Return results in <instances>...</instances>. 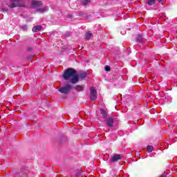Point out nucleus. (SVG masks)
I'll use <instances>...</instances> for the list:
<instances>
[{
    "mask_svg": "<svg viewBox=\"0 0 177 177\" xmlns=\"http://www.w3.org/2000/svg\"><path fill=\"white\" fill-rule=\"evenodd\" d=\"M156 3V0H148L147 1V5L149 6H152V5H154Z\"/></svg>",
    "mask_w": 177,
    "mask_h": 177,
    "instance_id": "nucleus-15",
    "label": "nucleus"
},
{
    "mask_svg": "<svg viewBox=\"0 0 177 177\" xmlns=\"http://www.w3.org/2000/svg\"><path fill=\"white\" fill-rule=\"evenodd\" d=\"M66 37H69L70 33H66Z\"/></svg>",
    "mask_w": 177,
    "mask_h": 177,
    "instance_id": "nucleus-25",
    "label": "nucleus"
},
{
    "mask_svg": "<svg viewBox=\"0 0 177 177\" xmlns=\"http://www.w3.org/2000/svg\"><path fill=\"white\" fill-rule=\"evenodd\" d=\"M63 78L66 81L70 80L71 84H77L78 82V74H77V71L74 68H68L65 71L63 75Z\"/></svg>",
    "mask_w": 177,
    "mask_h": 177,
    "instance_id": "nucleus-1",
    "label": "nucleus"
},
{
    "mask_svg": "<svg viewBox=\"0 0 177 177\" xmlns=\"http://www.w3.org/2000/svg\"><path fill=\"white\" fill-rule=\"evenodd\" d=\"M153 150H154V147H153V146L148 145L147 147V153H151V151H153Z\"/></svg>",
    "mask_w": 177,
    "mask_h": 177,
    "instance_id": "nucleus-13",
    "label": "nucleus"
},
{
    "mask_svg": "<svg viewBox=\"0 0 177 177\" xmlns=\"http://www.w3.org/2000/svg\"><path fill=\"white\" fill-rule=\"evenodd\" d=\"M97 97V91L95 87H92L90 90V99L91 100H96Z\"/></svg>",
    "mask_w": 177,
    "mask_h": 177,
    "instance_id": "nucleus-4",
    "label": "nucleus"
},
{
    "mask_svg": "<svg viewBox=\"0 0 177 177\" xmlns=\"http://www.w3.org/2000/svg\"><path fill=\"white\" fill-rule=\"evenodd\" d=\"M158 2L159 3H162V0H158Z\"/></svg>",
    "mask_w": 177,
    "mask_h": 177,
    "instance_id": "nucleus-24",
    "label": "nucleus"
},
{
    "mask_svg": "<svg viewBox=\"0 0 177 177\" xmlns=\"http://www.w3.org/2000/svg\"><path fill=\"white\" fill-rule=\"evenodd\" d=\"M100 113L102 114L103 118H106L107 117V112L104 109H100Z\"/></svg>",
    "mask_w": 177,
    "mask_h": 177,
    "instance_id": "nucleus-12",
    "label": "nucleus"
},
{
    "mask_svg": "<svg viewBox=\"0 0 177 177\" xmlns=\"http://www.w3.org/2000/svg\"><path fill=\"white\" fill-rule=\"evenodd\" d=\"M27 50L28 52H31V50H32V47H28Z\"/></svg>",
    "mask_w": 177,
    "mask_h": 177,
    "instance_id": "nucleus-22",
    "label": "nucleus"
},
{
    "mask_svg": "<svg viewBox=\"0 0 177 177\" xmlns=\"http://www.w3.org/2000/svg\"><path fill=\"white\" fill-rule=\"evenodd\" d=\"M21 30H23V31H27L28 29V26L27 25H23L22 26H21Z\"/></svg>",
    "mask_w": 177,
    "mask_h": 177,
    "instance_id": "nucleus-18",
    "label": "nucleus"
},
{
    "mask_svg": "<svg viewBox=\"0 0 177 177\" xmlns=\"http://www.w3.org/2000/svg\"><path fill=\"white\" fill-rule=\"evenodd\" d=\"M91 1H92V0H84L82 1V4L84 5V6H85L86 5H88V3H89V2H91Z\"/></svg>",
    "mask_w": 177,
    "mask_h": 177,
    "instance_id": "nucleus-17",
    "label": "nucleus"
},
{
    "mask_svg": "<svg viewBox=\"0 0 177 177\" xmlns=\"http://www.w3.org/2000/svg\"><path fill=\"white\" fill-rule=\"evenodd\" d=\"M176 34H177V30H176Z\"/></svg>",
    "mask_w": 177,
    "mask_h": 177,
    "instance_id": "nucleus-26",
    "label": "nucleus"
},
{
    "mask_svg": "<svg viewBox=\"0 0 177 177\" xmlns=\"http://www.w3.org/2000/svg\"><path fill=\"white\" fill-rule=\"evenodd\" d=\"M48 10V8H42L37 9V12H40V13H44V12H46Z\"/></svg>",
    "mask_w": 177,
    "mask_h": 177,
    "instance_id": "nucleus-16",
    "label": "nucleus"
},
{
    "mask_svg": "<svg viewBox=\"0 0 177 177\" xmlns=\"http://www.w3.org/2000/svg\"><path fill=\"white\" fill-rule=\"evenodd\" d=\"M88 76V73L86 72H83L81 73L78 75V81H80V80H85V78H86V77Z\"/></svg>",
    "mask_w": 177,
    "mask_h": 177,
    "instance_id": "nucleus-8",
    "label": "nucleus"
},
{
    "mask_svg": "<svg viewBox=\"0 0 177 177\" xmlns=\"http://www.w3.org/2000/svg\"><path fill=\"white\" fill-rule=\"evenodd\" d=\"M32 8H39V6H42V1H33L32 2Z\"/></svg>",
    "mask_w": 177,
    "mask_h": 177,
    "instance_id": "nucleus-7",
    "label": "nucleus"
},
{
    "mask_svg": "<svg viewBox=\"0 0 177 177\" xmlns=\"http://www.w3.org/2000/svg\"><path fill=\"white\" fill-rule=\"evenodd\" d=\"M136 41L138 42V44H142V41H143V35H142V34L138 35Z\"/></svg>",
    "mask_w": 177,
    "mask_h": 177,
    "instance_id": "nucleus-10",
    "label": "nucleus"
},
{
    "mask_svg": "<svg viewBox=\"0 0 177 177\" xmlns=\"http://www.w3.org/2000/svg\"><path fill=\"white\" fill-rule=\"evenodd\" d=\"M20 1L21 0H10V3L8 7H10L11 9H13V8H17V6L23 8V6H24V4H20Z\"/></svg>",
    "mask_w": 177,
    "mask_h": 177,
    "instance_id": "nucleus-3",
    "label": "nucleus"
},
{
    "mask_svg": "<svg viewBox=\"0 0 177 177\" xmlns=\"http://www.w3.org/2000/svg\"><path fill=\"white\" fill-rule=\"evenodd\" d=\"M41 30H42V26H34L32 29V31L33 32H39V31H41Z\"/></svg>",
    "mask_w": 177,
    "mask_h": 177,
    "instance_id": "nucleus-9",
    "label": "nucleus"
},
{
    "mask_svg": "<svg viewBox=\"0 0 177 177\" xmlns=\"http://www.w3.org/2000/svg\"><path fill=\"white\" fill-rule=\"evenodd\" d=\"M91 37H92V33H91L90 32H87L85 35L86 39H87V41L91 39Z\"/></svg>",
    "mask_w": 177,
    "mask_h": 177,
    "instance_id": "nucleus-14",
    "label": "nucleus"
},
{
    "mask_svg": "<svg viewBox=\"0 0 177 177\" xmlns=\"http://www.w3.org/2000/svg\"><path fill=\"white\" fill-rule=\"evenodd\" d=\"M9 11V9H8V8H2V12H3V13H6V12H8Z\"/></svg>",
    "mask_w": 177,
    "mask_h": 177,
    "instance_id": "nucleus-21",
    "label": "nucleus"
},
{
    "mask_svg": "<svg viewBox=\"0 0 177 177\" xmlns=\"http://www.w3.org/2000/svg\"><path fill=\"white\" fill-rule=\"evenodd\" d=\"M160 177H167V174H164L161 175Z\"/></svg>",
    "mask_w": 177,
    "mask_h": 177,
    "instance_id": "nucleus-23",
    "label": "nucleus"
},
{
    "mask_svg": "<svg viewBox=\"0 0 177 177\" xmlns=\"http://www.w3.org/2000/svg\"><path fill=\"white\" fill-rule=\"evenodd\" d=\"M120 160H122V156L120 154H115L111 158L109 162H117L120 161Z\"/></svg>",
    "mask_w": 177,
    "mask_h": 177,
    "instance_id": "nucleus-6",
    "label": "nucleus"
},
{
    "mask_svg": "<svg viewBox=\"0 0 177 177\" xmlns=\"http://www.w3.org/2000/svg\"><path fill=\"white\" fill-rule=\"evenodd\" d=\"M105 122H106L107 127H109V128H113V127H114V116L108 118L105 120Z\"/></svg>",
    "mask_w": 177,
    "mask_h": 177,
    "instance_id": "nucleus-5",
    "label": "nucleus"
},
{
    "mask_svg": "<svg viewBox=\"0 0 177 177\" xmlns=\"http://www.w3.org/2000/svg\"><path fill=\"white\" fill-rule=\"evenodd\" d=\"M73 88V86L70 84H66L65 86L61 87L59 88V92L61 93H64L65 95H67V93H69L70 91Z\"/></svg>",
    "mask_w": 177,
    "mask_h": 177,
    "instance_id": "nucleus-2",
    "label": "nucleus"
},
{
    "mask_svg": "<svg viewBox=\"0 0 177 177\" xmlns=\"http://www.w3.org/2000/svg\"><path fill=\"white\" fill-rule=\"evenodd\" d=\"M23 175H24V171H23L17 173V176H23Z\"/></svg>",
    "mask_w": 177,
    "mask_h": 177,
    "instance_id": "nucleus-19",
    "label": "nucleus"
},
{
    "mask_svg": "<svg viewBox=\"0 0 177 177\" xmlns=\"http://www.w3.org/2000/svg\"><path fill=\"white\" fill-rule=\"evenodd\" d=\"M104 70H105V71H110V70H111L110 66H106L104 67Z\"/></svg>",
    "mask_w": 177,
    "mask_h": 177,
    "instance_id": "nucleus-20",
    "label": "nucleus"
},
{
    "mask_svg": "<svg viewBox=\"0 0 177 177\" xmlns=\"http://www.w3.org/2000/svg\"><path fill=\"white\" fill-rule=\"evenodd\" d=\"M74 88L76 91H78V92H82L84 91V86L77 85L74 87Z\"/></svg>",
    "mask_w": 177,
    "mask_h": 177,
    "instance_id": "nucleus-11",
    "label": "nucleus"
}]
</instances>
